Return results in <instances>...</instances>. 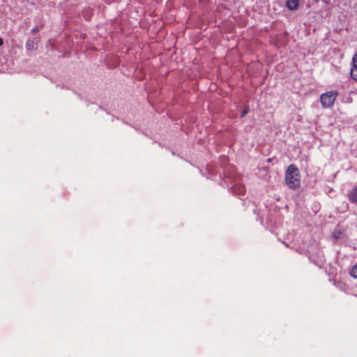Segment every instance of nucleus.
Instances as JSON below:
<instances>
[{
  "label": "nucleus",
  "instance_id": "6",
  "mask_svg": "<svg viewBox=\"0 0 357 357\" xmlns=\"http://www.w3.org/2000/svg\"><path fill=\"white\" fill-rule=\"evenodd\" d=\"M348 198L351 203H357V187L353 188L349 194Z\"/></svg>",
  "mask_w": 357,
  "mask_h": 357
},
{
  "label": "nucleus",
  "instance_id": "10",
  "mask_svg": "<svg viewBox=\"0 0 357 357\" xmlns=\"http://www.w3.org/2000/svg\"><path fill=\"white\" fill-rule=\"evenodd\" d=\"M39 31V29L38 26H35L34 28H33L31 31V34H36V33H38Z\"/></svg>",
  "mask_w": 357,
  "mask_h": 357
},
{
  "label": "nucleus",
  "instance_id": "4",
  "mask_svg": "<svg viewBox=\"0 0 357 357\" xmlns=\"http://www.w3.org/2000/svg\"><path fill=\"white\" fill-rule=\"evenodd\" d=\"M39 38H36L34 40H28L26 42V48L28 50H35L38 48V43L39 42Z\"/></svg>",
  "mask_w": 357,
  "mask_h": 357
},
{
  "label": "nucleus",
  "instance_id": "3",
  "mask_svg": "<svg viewBox=\"0 0 357 357\" xmlns=\"http://www.w3.org/2000/svg\"><path fill=\"white\" fill-rule=\"evenodd\" d=\"M351 77L357 82V52L354 55L352 59V65L350 69Z\"/></svg>",
  "mask_w": 357,
  "mask_h": 357
},
{
  "label": "nucleus",
  "instance_id": "8",
  "mask_svg": "<svg viewBox=\"0 0 357 357\" xmlns=\"http://www.w3.org/2000/svg\"><path fill=\"white\" fill-rule=\"evenodd\" d=\"M249 112V108L245 107L241 114V118H243Z\"/></svg>",
  "mask_w": 357,
  "mask_h": 357
},
{
  "label": "nucleus",
  "instance_id": "2",
  "mask_svg": "<svg viewBox=\"0 0 357 357\" xmlns=\"http://www.w3.org/2000/svg\"><path fill=\"white\" fill-rule=\"evenodd\" d=\"M337 96L338 91L335 90L322 93L320 96V102L322 107L331 108L334 105Z\"/></svg>",
  "mask_w": 357,
  "mask_h": 357
},
{
  "label": "nucleus",
  "instance_id": "5",
  "mask_svg": "<svg viewBox=\"0 0 357 357\" xmlns=\"http://www.w3.org/2000/svg\"><path fill=\"white\" fill-rule=\"evenodd\" d=\"M300 0H287L286 6L290 10H296L298 8Z\"/></svg>",
  "mask_w": 357,
  "mask_h": 357
},
{
  "label": "nucleus",
  "instance_id": "9",
  "mask_svg": "<svg viewBox=\"0 0 357 357\" xmlns=\"http://www.w3.org/2000/svg\"><path fill=\"white\" fill-rule=\"evenodd\" d=\"M90 13H91V10H85L84 11V16L86 19H89L90 17Z\"/></svg>",
  "mask_w": 357,
  "mask_h": 357
},
{
  "label": "nucleus",
  "instance_id": "11",
  "mask_svg": "<svg viewBox=\"0 0 357 357\" xmlns=\"http://www.w3.org/2000/svg\"><path fill=\"white\" fill-rule=\"evenodd\" d=\"M3 44V40L2 38L0 37V46H2Z\"/></svg>",
  "mask_w": 357,
  "mask_h": 357
},
{
  "label": "nucleus",
  "instance_id": "7",
  "mask_svg": "<svg viewBox=\"0 0 357 357\" xmlns=\"http://www.w3.org/2000/svg\"><path fill=\"white\" fill-rule=\"evenodd\" d=\"M349 274L354 278L357 279V264L351 268Z\"/></svg>",
  "mask_w": 357,
  "mask_h": 357
},
{
  "label": "nucleus",
  "instance_id": "1",
  "mask_svg": "<svg viewBox=\"0 0 357 357\" xmlns=\"http://www.w3.org/2000/svg\"><path fill=\"white\" fill-rule=\"evenodd\" d=\"M285 182L289 188L297 190L301 187V174L298 167L290 165L285 172Z\"/></svg>",
  "mask_w": 357,
  "mask_h": 357
}]
</instances>
